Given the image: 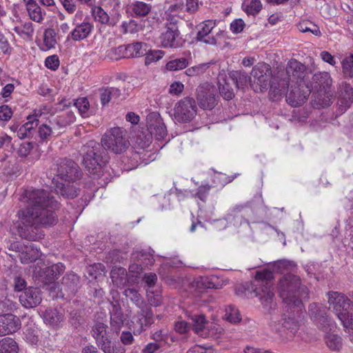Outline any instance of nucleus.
I'll return each instance as SVG.
<instances>
[{"mask_svg":"<svg viewBox=\"0 0 353 353\" xmlns=\"http://www.w3.org/2000/svg\"><path fill=\"white\" fill-rule=\"evenodd\" d=\"M273 273L268 270H263L256 273L252 283V290L255 296L259 297L263 309L269 312L274 308V294L272 291Z\"/></svg>","mask_w":353,"mask_h":353,"instance_id":"nucleus-5","label":"nucleus"},{"mask_svg":"<svg viewBox=\"0 0 353 353\" xmlns=\"http://www.w3.org/2000/svg\"><path fill=\"white\" fill-rule=\"evenodd\" d=\"M350 299L344 294L338 292L327 293L330 308L341 321L345 330H353V292L350 294Z\"/></svg>","mask_w":353,"mask_h":353,"instance_id":"nucleus-3","label":"nucleus"},{"mask_svg":"<svg viewBox=\"0 0 353 353\" xmlns=\"http://www.w3.org/2000/svg\"><path fill=\"white\" fill-rule=\"evenodd\" d=\"M110 54L112 59H119L121 58H128L127 46H119L118 48H112L110 50Z\"/></svg>","mask_w":353,"mask_h":353,"instance_id":"nucleus-52","label":"nucleus"},{"mask_svg":"<svg viewBox=\"0 0 353 353\" xmlns=\"http://www.w3.org/2000/svg\"><path fill=\"white\" fill-rule=\"evenodd\" d=\"M110 314L111 327L114 331L117 332L120 330L124 321L122 309L117 301L111 303Z\"/></svg>","mask_w":353,"mask_h":353,"instance_id":"nucleus-25","label":"nucleus"},{"mask_svg":"<svg viewBox=\"0 0 353 353\" xmlns=\"http://www.w3.org/2000/svg\"><path fill=\"white\" fill-rule=\"evenodd\" d=\"M300 287V278L292 274H285L279 279V290L283 302L290 307L301 310L302 301L296 298Z\"/></svg>","mask_w":353,"mask_h":353,"instance_id":"nucleus-7","label":"nucleus"},{"mask_svg":"<svg viewBox=\"0 0 353 353\" xmlns=\"http://www.w3.org/2000/svg\"><path fill=\"white\" fill-rule=\"evenodd\" d=\"M194 331L200 336L205 335V331L208 323L205 321L204 315H194L192 318Z\"/></svg>","mask_w":353,"mask_h":353,"instance_id":"nucleus-37","label":"nucleus"},{"mask_svg":"<svg viewBox=\"0 0 353 353\" xmlns=\"http://www.w3.org/2000/svg\"><path fill=\"white\" fill-rule=\"evenodd\" d=\"M83 152V164L91 174L99 176L103 167L107 162L105 149L101 144L90 140L81 149Z\"/></svg>","mask_w":353,"mask_h":353,"instance_id":"nucleus-6","label":"nucleus"},{"mask_svg":"<svg viewBox=\"0 0 353 353\" xmlns=\"http://www.w3.org/2000/svg\"><path fill=\"white\" fill-rule=\"evenodd\" d=\"M107 325L103 323L97 322L92 329L93 336L97 343L103 341L106 336Z\"/></svg>","mask_w":353,"mask_h":353,"instance_id":"nucleus-44","label":"nucleus"},{"mask_svg":"<svg viewBox=\"0 0 353 353\" xmlns=\"http://www.w3.org/2000/svg\"><path fill=\"white\" fill-rule=\"evenodd\" d=\"M130 8L136 17L147 16L151 10V6L143 1H137L130 5Z\"/></svg>","mask_w":353,"mask_h":353,"instance_id":"nucleus-36","label":"nucleus"},{"mask_svg":"<svg viewBox=\"0 0 353 353\" xmlns=\"http://www.w3.org/2000/svg\"><path fill=\"white\" fill-rule=\"evenodd\" d=\"M342 69L345 77L353 78V54L346 57L343 60Z\"/></svg>","mask_w":353,"mask_h":353,"instance_id":"nucleus-46","label":"nucleus"},{"mask_svg":"<svg viewBox=\"0 0 353 353\" xmlns=\"http://www.w3.org/2000/svg\"><path fill=\"white\" fill-rule=\"evenodd\" d=\"M42 300L41 292L39 288L30 287L26 288L19 296V301L27 308L38 305Z\"/></svg>","mask_w":353,"mask_h":353,"instance_id":"nucleus-19","label":"nucleus"},{"mask_svg":"<svg viewBox=\"0 0 353 353\" xmlns=\"http://www.w3.org/2000/svg\"><path fill=\"white\" fill-rule=\"evenodd\" d=\"M98 343L104 353H112V350L113 345H112L111 341L108 338H105L103 341H101L100 343Z\"/></svg>","mask_w":353,"mask_h":353,"instance_id":"nucleus-64","label":"nucleus"},{"mask_svg":"<svg viewBox=\"0 0 353 353\" xmlns=\"http://www.w3.org/2000/svg\"><path fill=\"white\" fill-rule=\"evenodd\" d=\"M179 31L176 24L170 23L166 26L165 30L161 33L159 39L162 46L165 48H177L179 43L176 38Z\"/></svg>","mask_w":353,"mask_h":353,"instance_id":"nucleus-20","label":"nucleus"},{"mask_svg":"<svg viewBox=\"0 0 353 353\" xmlns=\"http://www.w3.org/2000/svg\"><path fill=\"white\" fill-rule=\"evenodd\" d=\"M305 65L296 59H290L285 68L279 75L274 77L271 85V96L274 100H279L289 88L290 83H296L304 87L303 84H309L305 80Z\"/></svg>","mask_w":353,"mask_h":353,"instance_id":"nucleus-2","label":"nucleus"},{"mask_svg":"<svg viewBox=\"0 0 353 353\" xmlns=\"http://www.w3.org/2000/svg\"><path fill=\"white\" fill-rule=\"evenodd\" d=\"M52 182L54 183V190L57 193L67 199L75 198L80 191L79 188L77 187L75 182L65 181L63 183H55L54 179Z\"/></svg>","mask_w":353,"mask_h":353,"instance_id":"nucleus-23","label":"nucleus"},{"mask_svg":"<svg viewBox=\"0 0 353 353\" xmlns=\"http://www.w3.org/2000/svg\"><path fill=\"white\" fill-rule=\"evenodd\" d=\"M37 330L32 328H27L24 332L25 337L27 341L32 343H35L38 341V336L37 334Z\"/></svg>","mask_w":353,"mask_h":353,"instance_id":"nucleus-62","label":"nucleus"},{"mask_svg":"<svg viewBox=\"0 0 353 353\" xmlns=\"http://www.w3.org/2000/svg\"><path fill=\"white\" fill-rule=\"evenodd\" d=\"M112 283L118 288H124L128 283L127 271L122 267H114L110 272Z\"/></svg>","mask_w":353,"mask_h":353,"instance_id":"nucleus-26","label":"nucleus"},{"mask_svg":"<svg viewBox=\"0 0 353 353\" xmlns=\"http://www.w3.org/2000/svg\"><path fill=\"white\" fill-rule=\"evenodd\" d=\"M223 327L217 324L214 323H208L206 330L205 331L204 337H213V338H219L220 335L223 333Z\"/></svg>","mask_w":353,"mask_h":353,"instance_id":"nucleus-45","label":"nucleus"},{"mask_svg":"<svg viewBox=\"0 0 353 353\" xmlns=\"http://www.w3.org/2000/svg\"><path fill=\"white\" fill-rule=\"evenodd\" d=\"M190 329L189 323L185 321H179L174 324L175 331L181 334H186Z\"/></svg>","mask_w":353,"mask_h":353,"instance_id":"nucleus-57","label":"nucleus"},{"mask_svg":"<svg viewBox=\"0 0 353 353\" xmlns=\"http://www.w3.org/2000/svg\"><path fill=\"white\" fill-rule=\"evenodd\" d=\"M80 286L79 276L73 272H70L63 277L61 292L63 296L66 295L70 297L77 293Z\"/></svg>","mask_w":353,"mask_h":353,"instance_id":"nucleus-18","label":"nucleus"},{"mask_svg":"<svg viewBox=\"0 0 353 353\" xmlns=\"http://www.w3.org/2000/svg\"><path fill=\"white\" fill-rule=\"evenodd\" d=\"M188 63L185 58L176 59L167 63L166 69L170 71L182 70L187 67Z\"/></svg>","mask_w":353,"mask_h":353,"instance_id":"nucleus-47","label":"nucleus"},{"mask_svg":"<svg viewBox=\"0 0 353 353\" xmlns=\"http://www.w3.org/2000/svg\"><path fill=\"white\" fill-rule=\"evenodd\" d=\"M41 256L40 250L33 243L23 245V249L19 254L21 262L24 264L32 263L39 259Z\"/></svg>","mask_w":353,"mask_h":353,"instance_id":"nucleus-24","label":"nucleus"},{"mask_svg":"<svg viewBox=\"0 0 353 353\" xmlns=\"http://www.w3.org/2000/svg\"><path fill=\"white\" fill-rule=\"evenodd\" d=\"M325 341L327 347L332 351H340L343 347V339L336 334L327 333Z\"/></svg>","mask_w":353,"mask_h":353,"instance_id":"nucleus-35","label":"nucleus"},{"mask_svg":"<svg viewBox=\"0 0 353 353\" xmlns=\"http://www.w3.org/2000/svg\"><path fill=\"white\" fill-rule=\"evenodd\" d=\"M0 353H18V345L16 341L9 337L0 341Z\"/></svg>","mask_w":353,"mask_h":353,"instance_id":"nucleus-39","label":"nucleus"},{"mask_svg":"<svg viewBox=\"0 0 353 353\" xmlns=\"http://www.w3.org/2000/svg\"><path fill=\"white\" fill-rule=\"evenodd\" d=\"M225 319L231 323H237L241 321V316L238 308L230 305L225 307Z\"/></svg>","mask_w":353,"mask_h":353,"instance_id":"nucleus-41","label":"nucleus"},{"mask_svg":"<svg viewBox=\"0 0 353 353\" xmlns=\"http://www.w3.org/2000/svg\"><path fill=\"white\" fill-rule=\"evenodd\" d=\"M74 105L83 117H87V112L90 107V103L87 98L83 97L77 99Z\"/></svg>","mask_w":353,"mask_h":353,"instance_id":"nucleus-49","label":"nucleus"},{"mask_svg":"<svg viewBox=\"0 0 353 353\" xmlns=\"http://www.w3.org/2000/svg\"><path fill=\"white\" fill-rule=\"evenodd\" d=\"M215 27V23L213 21H206L197 26L198 32L196 39L204 42L206 44L214 45L216 39L214 36H210V34Z\"/></svg>","mask_w":353,"mask_h":353,"instance_id":"nucleus-22","label":"nucleus"},{"mask_svg":"<svg viewBox=\"0 0 353 353\" xmlns=\"http://www.w3.org/2000/svg\"><path fill=\"white\" fill-rule=\"evenodd\" d=\"M27 207L17 213V230L19 235L28 241H39L43 237L41 227L57 223L54 210L59 206L50 193L44 190L26 191Z\"/></svg>","mask_w":353,"mask_h":353,"instance_id":"nucleus-1","label":"nucleus"},{"mask_svg":"<svg viewBox=\"0 0 353 353\" xmlns=\"http://www.w3.org/2000/svg\"><path fill=\"white\" fill-rule=\"evenodd\" d=\"M145 57V64H150L151 62L157 61L161 59L164 52L161 50H148Z\"/></svg>","mask_w":353,"mask_h":353,"instance_id":"nucleus-53","label":"nucleus"},{"mask_svg":"<svg viewBox=\"0 0 353 353\" xmlns=\"http://www.w3.org/2000/svg\"><path fill=\"white\" fill-rule=\"evenodd\" d=\"M183 88L184 85L182 83L179 81H175L170 85L169 92L171 94L178 96L183 92Z\"/></svg>","mask_w":353,"mask_h":353,"instance_id":"nucleus-61","label":"nucleus"},{"mask_svg":"<svg viewBox=\"0 0 353 353\" xmlns=\"http://www.w3.org/2000/svg\"><path fill=\"white\" fill-rule=\"evenodd\" d=\"M33 145L30 142H25L21 144L18 154L20 157H27L30 151L32 150Z\"/></svg>","mask_w":353,"mask_h":353,"instance_id":"nucleus-60","label":"nucleus"},{"mask_svg":"<svg viewBox=\"0 0 353 353\" xmlns=\"http://www.w3.org/2000/svg\"><path fill=\"white\" fill-rule=\"evenodd\" d=\"M38 125V123L34 120H28V121L21 126L17 130V136L23 139L30 137L32 131Z\"/></svg>","mask_w":353,"mask_h":353,"instance_id":"nucleus-42","label":"nucleus"},{"mask_svg":"<svg viewBox=\"0 0 353 353\" xmlns=\"http://www.w3.org/2000/svg\"><path fill=\"white\" fill-rule=\"evenodd\" d=\"M21 325V321L16 315L11 313L0 314V336L15 333Z\"/></svg>","mask_w":353,"mask_h":353,"instance_id":"nucleus-17","label":"nucleus"},{"mask_svg":"<svg viewBox=\"0 0 353 353\" xmlns=\"http://www.w3.org/2000/svg\"><path fill=\"white\" fill-rule=\"evenodd\" d=\"M93 29V26L89 22H83L77 25L71 32V38L74 41H81L88 37Z\"/></svg>","mask_w":353,"mask_h":353,"instance_id":"nucleus-29","label":"nucleus"},{"mask_svg":"<svg viewBox=\"0 0 353 353\" xmlns=\"http://www.w3.org/2000/svg\"><path fill=\"white\" fill-rule=\"evenodd\" d=\"M65 269L64 265L62 263H56L45 268L44 273L46 275L47 280L50 282L59 276L63 272Z\"/></svg>","mask_w":353,"mask_h":353,"instance_id":"nucleus-38","label":"nucleus"},{"mask_svg":"<svg viewBox=\"0 0 353 353\" xmlns=\"http://www.w3.org/2000/svg\"><path fill=\"white\" fill-rule=\"evenodd\" d=\"M12 116V111L11 108L6 105L0 106V120L3 121H8Z\"/></svg>","mask_w":353,"mask_h":353,"instance_id":"nucleus-56","label":"nucleus"},{"mask_svg":"<svg viewBox=\"0 0 353 353\" xmlns=\"http://www.w3.org/2000/svg\"><path fill=\"white\" fill-rule=\"evenodd\" d=\"M308 310L312 320L320 330L327 333L335 329L336 324L327 316L325 307L312 303L310 304Z\"/></svg>","mask_w":353,"mask_h":353,"instance_id":"nucleus-11","label":"nucleus"},{"mask_svg":"<svg viewBox=\"0 0 353 353\" xmlns=\"http://www.w3.org/2000/svg\"><path fill=\"white\" fill-rule=\"evenodd\" d=\"M27 10L30 19L36 22H41L43 19L41 8L32 0H28L27 3Z\"/></svg>","mask_w":353,"mask_h":353,"instance_id":"nucleus-40","label":"nucleus"},{"mask_svg":"<svg viewBox=\"0 0 353 353\" xmlns=\"http://www.w3.org/2000/svg\"><path fill=\"white\" fill-rule=\"evenodd\" d=\"M100 100L103 105H107L112 100L118 99L121 95V90L117 88L106 87L99 90Z\"/></svg>","mask_w":353,"mask_h":353,"instance_id":"nucleus-28","label":"nucleus"},{"mask_svg":"<svg viewBox=\"0 0 353 353\" xmlns=\"http://www.w3.org/2000/svg\"><path fill=\"white\" fill-rule=\"evenodd\" d=\"M52 123L53 120H51L49 124L43 123L39 126L38 132L40 139L43 141H46L53 136H58L62 132Z\"/></svg>","mask_w":353,"mask_h":353,"instance_id":"nucleus-30","label":"nucleus"},{"mask_svg":"<svg viewBox=\"0 0 353 353\" xmlns=\"http://www.w3.org/2000/svg\"><path fill=\"white\" fill-rule=\"evenodd\" d=\"M103 148L114 154L124 152L130 145L126 137V131L121 128L114 127L108 130L101 139Z\"/></svg>","mask_w":353,"mask_h":353,"instance_id":"nucleus-9","label":"nucleus"},{"mask_svg":"<svg viewBox=\"0 0 353 353\" xmlns=\"http://www.w3.org/2000/svg\"><path fill=\"white\" fill-rule=\"evenodd\" d=\"M54 31L52 29H47L44 32L43 41L46 46L50 49L53 48L56 43V39L54 38Z\"/></svg>","mask_w":353,"mask_h":353,"instance_id":"nucleus-51","label":"nucleus"},{"mask_svg":"<svg viewBox=\"0 0 353 353\" xmlns=\"http://www.w3.org/2000/svg\"><path fill=\"white\" fill-rule=\"evenodd\" d=\"M45 323L51 326H58L64 319V315L61 311L56 308L47 309L43 314Z\"/></svg>","mask_w":353,"mask_h":353,"instance_id":"nucleus-27","label":"nucleus"},{"mask_svg":"<svg viewBox=\"0 0 353 353\" xmlns=\"http://www.w3.org/2000/svg\"><path fill=\"white\" fill-rule=\"evenodd\" d=\"M54 170L56 176L64 181L76 182L81 179L82 175V172L78 164L72 159L66 158L57 161Z\"/></svg>","mask_w":353,"mask_h":353,"instance_id":"nucleus-10","label":"nucleus"},{"mask_svg":"<svg viewBox=\"0 0 353 353\" xmlns=\"http://www.w3.org/2000/svg\"><path fill=\"white\" fill-rule=\"evenodd\" d=\"M338 104L341 112H344L353 101V88L350 84L343 82L339 87Z\"/></svg>","mask_w":353,"mask_h":353,"instance_id":"nucleus-21","label":"nucleus"},{"mask_svg":"<svg viewBox=\"0 0 353 353\" xmlns=\"http://www.w3.org/2000/svg\"><path fill=\"white\" fill-rule=\"evenodd\" d=\"M283 327L290 330L292 332H295L298 329V323L291 318L284 319L283 322Z\"/></svg>","mask_w":353,"mask_h":353,"instance_id":"nucleus-59","label":"nucleus"},{"mask_svg":"<svg viewBox=\"0 0 353 353\" xmlns=\"http://www.w3.org/2000/svg\"><path fill=\"white\" fill-rule=\"evenodd\" d=\"M304 87L299 86L296 83H290L291 90L290 92L286 90V101L292 106L297 107L301 105L307 99L311 93V88L309 84H303Z\"/></svg>","mask_w":353,"mask_h":353,"instance_id":"nucleus-15","label":"nucleus"},{"mask_svg":"<svg viewBox=\"0 0 353 353\" xmlns=\"http://www.w3.org/2000/svg\"><path fill=\"white\" fill-rule=\"evenodd\" d=\"M174 110L176 120L179 122H189L196 114L197 107L195 100L192 97H185L175 105Z\"/></svg>","mask_w":353,"mask_h":353,"instance_id":"nucleus-13","label":"nucleus"},{"mask_svg":"<svg viewBox=\"0 0 353 353\" xmlns=\"http://www.w3.org/2000/svg\"><path fill=\"white\" fill-rule=\"evenodd\" d=\"M14 30L18 34L25 36L30 39L32 37L34 32L32 23L31 22L25 23L22 27H15Z\"/></svg>","mask_w":353,"mask_h":353,"instance_id":"nucleus-50","label":"nucleus"},{"mask_svg":"<svg viewBox=\"0 0 353 353\" xmlns=\"http://www.w3.org/2000/svg\"><path fill=\"white\" fill-rule=\"evenodd\" d=\"M92 14L95 20L99 21L102 24H110V17L101 7H95L92 10Z\"/></svg>","mask_w":353,"mask_h":353,"instance_id":"nucleus-48","label":"nucleus"},{"mask_svg":"<svg viewBox=\"0 0 353 353\" xmlns=\"http://www.w3.org/2000/svg\"><path fill=\"white\" fill-rule=\"evenodd\" d=\"M76 117L72 111H67L63 112L53 119V124L56 125L60 132L66 126L72 124L75 121Z\"/></svg>","mask_w":353,"mask_h":353,"instance_id":"nucleus-31","label":"nucleus"},{"mask_svg":"<svg viewBox=\"0 0 353 353\" xmlns=\"http://www.w3.org/2000/svg\"><path fill=\"white\" fill-rule=\"evenodd\" d=\"M127 46L128 58L139 57L146 54L147 44L142 42H136Z\"/></svg>","mask_w":353,"mask_h":353,"instance_id":"nucleus-33","label":"nucleus"},{"mask_svg":"<svg viewBox=\"0 0 353 353\" xmlns=\"http://www.w3.org/2000/svg\"><path fill=\"white\" fill-rule=\"evenodd\" d=\"M244 27L245 23L241 19H235L230 24V30L235 34L242 32Z\"/></svg>","mask_w":353,"mask_h":353,"instance_id":"nucleus-58","label":"nucleus"},{"mask_svg":"<svg viewBox=\"0 0 353 353\" xmlns=\"http://www.w3.org/2000/svg\"><path fill=\"white\" fill-rule=\"evenodd\" d=\"M272 69L270 65L261 62L255 65L252 70V81L259 85L261 90H266L270 83Z\"/></svg>","mask_w":353,"mask_h":353,"instance_id":"nucleus-14","label":"nucleus"},{"mask_svg":"<svg viewBox=\"0 0 353 353\" xmlns=\"http://www.w3.org/2000/svg\"><path fill=\"white\" fill-rule=\"evenodd\" d=\"M261 8L262 5L259 0H252L250 3L246 6L245 10L248 14L254 15L259 12Z\"/></svg>","mask_w":353,"mask_h":353,"instance_id":"nucleus-54","label":"nucleus"},{"mask_svg":"<svg viewBox=\"0 0 353 353\" xmlns=\"http://www.w3.org/2000/svg\"><path fill=\"white\" fill-rule=\"evenodd\" d=\"M46 66L52 70H55L59 66V60L57 55L49 56L45 61Z\"/></svg>","mask_w":353,"mask_h":353,"instance_id":"nucleus-55","label":"nucleus"},{"mask_svg":"<svg viewBox=\"0 0 353 353\" xmlns=\"http://www.w3.org/2000/svg\"><path fill=\"white\" fill-rule=\"evenodd\" d=\"M229 77L238 89L243 88L248 82H252V77H248L243 70L232 71L229 73Z\"/></svg>","mask_w":353,"mask_h":353,"instance_id":"nucleus-32","label":"nucleus"},{"mask_svg":"<svg viewBox=\"0 0 353 353\" xmlns=\"http://www.w3.org/2000/svg\"><path fill=\"white\" fill-rule=\"evenodd\" d=\"M199 107L203 110H212L218 103L219 96L216 88L205 83L199 85L196 91Z\"/></svg>","mask_w":353,"mask_h":353,"instance_id":"nucleus-12","label":"nucleus"},{"mask_svg":"<svg viewBox=\"0 0 353 353\" xmlns=\"http://www.w3.org/2000/svg\"><path fill=\"white\" fill-rule=\"evenodd\" d=\"M332 79L327 72H319L312 77V81L309 83L311 91L316 92V99L319 108H325L330 105L333 97L331 90Z\"/></svg>","mask_w":353,"mask_h":353,"instance_id":"nucleus-8","label":"nucleus"},{"mask_svg":"<svg viewBox=\"0 0 353 353\" xmlns=\"http://www.w3.org/2000/svg\"><path fill=\"white\" fill-rule=\"evenodd\" d=\"M218 83L220 94L226 100L232 99L234 94L230 83L227 82L225 75L220 74L219 76Z\"/></svg>","mask_w":353,"mask_h":353,"instance_id":"nucleus-34","label":"nucleus"},{"mask_svg":"<svg viewBox=\"0 0 353 353\" xmlns=\"http://www.w3.org/2000/svg\"><path fill=\"white\" fill-rule=\"evenodd\" d=\"M124 294L134 302L140 310L131 320L130 329L134 334H139L146 327L154 323V314L148 303H143L138 291L134 288H127Z\"/></svg>","mask_w":353,"mask_h":353,"instance_id":"nucleus-4","label":"nucleus"},{"mask_svg":"<svg viewBox=\"0 0 353 353\" xmlns=\"http://www.w3.org/2000/svg\"><path fill=\"white\" fill-rule=\"evenodd\" d=\"M147 127L150 136H154L157 140H163L167 136V129L160 114L152 112L147 116Z\"/></svg>","mask_w":353,"mask_h":353,"instance_id":"nucleus-16","label":"nucleus"},{"mask_svg":"<svg viewBox=\"0 0 353 353\" xmlns=\"http://www.w3.org/2000/svg\"><path fill=\"white\" fill-rule=\"evenodd\" d=\"M143 280L148 287L152 288L155 285L157 281V276L154 273L145 274L143 277Z\"/></svg>","mask_w":353,"mask_h":353,"instance_id":"nucleus-63","label":"nucleus"},{"mask_svg":"<svg viewBox=\"0 0 353 353\" xmlns=\"http://www.w3.org/2000/svg\"><path fill=\"white\" fill-rule=\"evenodd\" d=\"M298 29L302 32H311L315 36H320L319 28L310 21H303L297 25Z\"/></svg>","mask_w":353,"mask_h":353,"instance_id":"nucleus-43","label":"nucleus"}]
</instances>
